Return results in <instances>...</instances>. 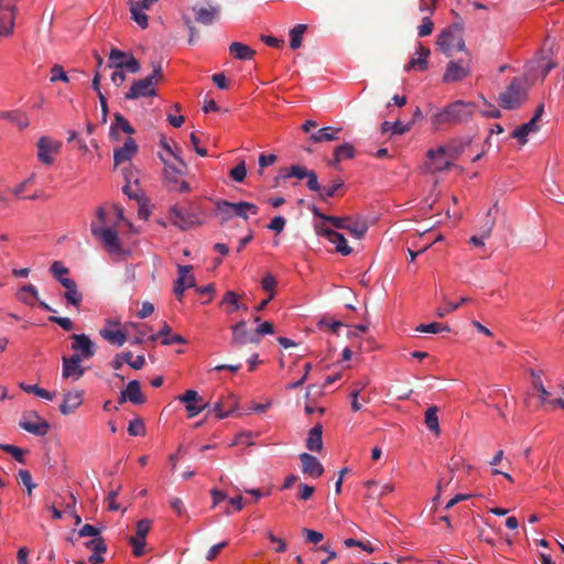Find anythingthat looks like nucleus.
Masks as SVG:
<instances>
[{
  "label": "nucleus",
  "instance_id": "nucleus-1",
  "mask_svg": "<svg viewBox=\"0 0 564 564\" xmlns=\"http://www.w3.org/2000/svg\"><path fill=\"white\" fill-rule=\"evenodd\" d=\"M477 105L474 101L455 100L437 110L431 116V124L434 130H441L443 126L466 123L474 117Z\"/></svg>",
  "mask_w": 564,
  "mask_h": 564
},
{
  "label": "nucleus",
  "instance_id": "nucleus-2",
  "mask_svg": "<svg viewBox=\"0 0 564 564\" xmlns=\"http://www.w3.org/2000/svg\"><path fill=\"white\" fill-rule=\"evenodd\" d=\"M169 218L174 226L187 230L203 224L204 213L198 204L185 202L173 205L170 208Z\"/></svg>",
  "mask_w": 564,
  "mask_h": 564
},
{
  "label": "nucleus",
  "instance_id": "nucleus-3",
  "mask_svg": "<svg viewBox=\"0 0 564 564\" xmlns=\"http://www.w3.org/2000/svg\"><path fill=\"white\" fill-rule=\"evenodd\" d=\"M463 32L462 19L443 29L436 41L440 51L447 57H451L455 51H466Z\"/></svg>",
  "mask_w": 564,
  "mask_h": 564
},
{
  "label": "nucleus",
  "instance_id": "nucleus-4",
  "mask_svg": "<svg viewBox=\"0 0 564 564\" xmlns=\"http://www.w3.org/2000/svg\"><path fill=\"white\" fill-rule=\"evenodd\" d=\"M527 99L528 85L522 77H513L506 90L499 95L500 106L507 110L519 109Z\"/></svg>",
  "mask_w": 564,
  "mask_h": 564
},
{
  "label": "nucleus",
  "instance_id": "nucleus-5",
  "mask_svg": "<svg viewBox=\"0 0 564 564\" xmlns=\"http://www.w3.org/2000/svg\"><path fill=\"white\" fill-rule=\"evenodd\" d=\"M291 177H295L297 180L307 178L306 186L310 191L319 189V182L316 172L314 170H308L304 165L300 164H292L288 167H281L279 170L278 176L275 177V183H278L279 180H286Z\"/></svg>",
  "mask_w": 564,
  "mask_h": 564
},
{
  "label": "nucleus",
  "instance_id": "nucleus-6",
  "mask_svg": "<svg viewBox=\"0 0 564 564\" xmlns=\"http://www.w3.org/2000/svg\"><path fill=\"white\" fill-rule=\"evenodd\" d=\"M159 159L164 164L163 175L167 189L177 193H188L191 191L189 183L180 178L184 174V170L170 163L161 153H159Z\"/></svg>",
  "mask_w": 564,
  "mask_h": 564
},
{
  "label": "nucleus",
  "instance_id": "nucleus-7",
  "mask_svg": "<svg viewBox=\"0 0 564 564\" xmlns=\"http://www.w3.org/2000/svg\"><path fill=\"white\" fill-rule=\"evenodd\" d=\"M91 234L96 237L101 238L106 250L110 254H121V256H130L131 252L128 249H124L119 240L118 234L116 229L111 227L101 228L97 227L95 224L91 225Z\"/></svg>",
  "mask_w": 564,
  "mask_h": 564
},
{
  "label": "nucleus",
  "instance_id": "nucleus-8",
  "mask_svg": "<svg viewBox=\"0 0 564 564\" xmlns=\"http://www.w3.org/2000/svg\"><path fill=\"white\" fill-rule=\"evenodd\" d=\"M471 138H458L451 140L446 145L438 147L437 149H430L426 153L430 160H434L436 156H449L453 161L457 160L471 144Z\"/></svg>",
  "mask_w": 564,
  "mask_h": 564
},
{
  "label": "nucleus",
  "instance_id": "nucleus-9",
  "mask_svg": "<svg viewBox=\"0 0 564 564\" xmlns=\"http://www.w3.org/2000/svg\"><path fill=\"white\" fill-rule=\"evenodd\" d=\"M19 426L35 436H45L51 429L50 423L41 417L36 411L23 413Z\"/></svg>",
  "mask_w": 564,
  "mask_h": 564
},
{
  "label": "nucleus",
  "instance_id": "nucleus-10",
  "mask_svg": "<svg viewBox=\"0 0 564 564\" xmlns=\"http://www.w3.org/2000/svg\"><path fill=\"white\" fill-rule=\"evenodd\" d=\"M315 232L317 236L325 237L329 242L335 245L336 252L343 256H349L352 252V248L347 245L345 236L325 224H315Z\"/></svg>",
  "mask_w": 564,
  "mask_h": 564
},
{
  "label": "nucleus",
  "instance_id": "nucleus-11",
  "mask_svg": "<svg viewBox=\"0 0 564 564\" xmlns=\"http://www.w3.org/2000/svg\"><path fill=\"white\" fill-rule=\"evenodd\" d=\"M555 66L556 64L541 51L525 64V70L531 77L535 78L539 75L544 79Z\"/></svg>",
  "mask_w": 564,
  "mask_h": 564
},
{
  "label": "nucleus",
  "instance_id": "nucleus-12",
  "mask_svg": "<svg viewBox=\"0 0 564 564\" xmlns=\"http://www.w3.org/2000/svg\"><path fill=\"white\" fill-rule=\"evenodd\" d=\"M155 83L151 77L142 79H134L130 89L124 94V99L135 100L141 97H154L156 96V89L154 88Z\"/></svg>",
  "mask_w": 564,
  "mask_h": 564
},
{
  "label": "nucleus",
  "instance_id": "nucleus-13",
  "mask_svg": "<svg viewBox=\"0 0 564 564\" xmlns=\"http://www.w3.org/2000/svg\"><path fill=\"white\" fill-rule=\"evenodd\" d=\"M470 74L469 59L449 61L443 75L444 83H457Z\"/></svg>",
  "mask_w": 564,
  "mask_h": 564
},
{
  "label": "nucleus",
  "instance_id": "nucleus-14",
  "mask_svg": "<svg viewBox=\"0 0 564 564\" xmlns=\"http://www.w3.org/2000/svg\"><path fill=\"white\" fill-rule=\"evenodd\" d=\"M180 402L185 404L188 417H194L209 406L207 402L198 394L196 390H186L178 397Z\"/></svg>",
  "mask_w": 564,
  "mask_h": 564
},
{
  "label": "nucleus",
  "instance_id": "nucleus-15",
  "mask_svg": "<svg viewBox=\"0 0 564 564\" xmlns=\"http://www.w3.org/2000/svg\"><path fill=\"white\" fill-rule=\"evenodd\" d=\"M15 7L0 0V36L12 34L15 21Z\"/></svg>",
  "mask_w": 564,
  "mask_h": 564
},
{
  "label": "nucleus",
  "instance_id": "nucleus-16",
  "mask_svg": "<svg viewBox=\"0 0 564 564\" xmlns=\"http://www.w3.org/2000/svg\"><path fill=\"white\" fill-rule=\"evenodd\" d=\"M72 349L82 359H90L95 355V343L86 334L72 335Z\"/></svg>",
  "mask_w": 564,
  "mask_h": 564
},
{
  "label": "nucleus",
  "instance_id": "nucleus-17",
  "mask_svg": "<svg viewBox=\"0 0 564 564\" xmlns=\"http://www.w3.org/2000/svg\"><path fill=\"white\" fill-rule=\"evenodd\" d=\"M82 360L83 359L78 354H74L69 357L63 356V378H73V380H78L80 377H83L85 373V369L80 366Z\"/></svg>",
  "mask_w": 564,
  "mask_h": 564
},
{
  "label": "nucleus",
  "instance_id": "nucleus-18",
  "mask_svg": "<svg viewBox=\"0 0 564 564\" xmlns=\"http://www.w3.org/2000/svg\"><path fill=\"white\" fill-rule=\"evenodd\" d=\"M232 337L231 344L237 346L246 345L247 343L258 344L260 338L258 336L250 335L247 330V323L241 319L231 326Z\"/></svg>",
  "mask_w": 564,
  "mask_h": 564
},
{
  "label": "nucleus",
  "instance_id": "nucleus-19",
  "mask_svg": "<svg viewBox=\"0 0 564 564\" xmlns=\"http://www.w3.org/2000/svg\"><path fill=\"white\" fill-rule=\"evenodd\" d=\"M149 339L156 341L161 339V344L164 346H171L174 344H186L187 340L180 334H173L171 326L164 322L161 329L156 334H152Z\"/></svg>",
  "mask_w": 564,
  "mask_h": 564
},
{
  "label": "nucleus",
  "instance_id": "nucleus-20",
  "mask_svg": "<svg viewBox=\"0 0 564 564\" xmlns=\"http://www.w3.org/2000/svg\"><path fill=\"white\" fill-rule=\"evenodd\" d=\"M356 156L355 147L345 142L340 145H337L333 151V159L328 162V165L335 170H340V162L343 160H351Z\"/></svg>",
  "mask_w": 564,
  "mask_h": 564
},
{
  "label": "nucleus",
  "instance_id": "nucleus-21",
  "mask_svg": "<svg viewBox=\"0 0 564 564\" xmlns=\"http://www.w3.org/2000/svg\"><path fill=\"white\" fill-rule=\"evenodd\" d=\"M299 457L302 463V470L304 474L313 478H318L324 474V466L314 455L302 453Z\"/></svg>",
  "mask_w": 564,
  "mask_h": 564
},
{
  "label": "nucleus",
  "instance_id": "nucleus-22",
  "mask_svg": "<svg viewBox=\"0 0 564 564\" xmlns=\"http://www.w3.org/2000/svg\"><path fill=\"white\" fill-rule=\"evenodd\" d=\"M62 285L66 289V291L63 294V297L66 301V305L73 306L78 310L84 296L79 292L77 283L73 279H70L62 281Z\"/></svg>",
  "mask_w": 564,
  "mask_h": 564
},
{
  "label": "nucleus",
  "instance_id": "nucleus-23",
  "mask_svg": "<svg viewBox=\"0 0 564 564\" xmlns=\"http://www.w3.org/2000/svg\"><path fill=\"white\" fill-rule=\"evenodd\" d=\"M138 145L133 138L128 137L122 147L115 149L113 161L116 165L123 162L130 161L131 158L137 153Z\"/></svg>",
  "mask_w": 564,
  "mask_h": 564
},
{
  "label": "nucleus",
  "instance_id": "nucleus-24",
  "mask_svg": "<svg viewBox=\"0 0 564 564\" xmlns=\"http://www.w3.org/2000/svg\"><path fill=\"white\" fill-rule=\"evenodd\" d=\"M345 188V182L340 177L334 178L328 186H322L315 191L318 194V198L323 202H327L334 196H343Z\"/></svg>",
  "mask_w": 564,
  "mask_h": 564
},
{
  "label": "nucleus",
  "instance_id": "nucleus-25",
  "mask_svg": "<svg viewBox=\"0 0 564 564\" xmlns=\"http://www.w3.org/2000/svg\"><path fill=\"white\" fill-rule=\"evenodd\" d=\"M0 119L7 120L12 124H15L20 130L26 129L30 124L28 115L20 109L0 111Z\"/></svg>",
  "mask_w": 564,
  "mask_h": 564
},
{
  "label": "nucleus",
  "instance_id": "nucleus-26",
  "mask_svg": "<svg viewBox=\"0 0 564 564\" xmlns=\"http://www.w3.org/2000/svg\"><path fill=\"white\" fill-rule=\"evenodd\" d=\"M17 299L24 305L33 307L35 303L39 304V291L33 284L23 285L18 290Z\"/></svg>",
  "mask_w": 564,
  "mask_h": 564
},
{
  "label": "nucleus",
  "instance_id": "nucleus-27",
  "mask_svg": "<svg viewBox=\"0 0 564 564\" xmlns=\"http://www.w3.org/2000/svg\"><path fill=\"white\" fill-rule=\"evenodd\" d=\"M118 130L127 134L135 133V129L131 126V123L126 119L121 113H115V121L110 126L109 135L113 140H118Z\"/></svg>",
  "mask_w": 564,
  "mask_h": 564
},
{
  "label": "nucleus",
  "instance_id": "nucleus-28",
  "mask_svg": "<svg viewBox=\"0 0 564 564\" xmlns=\"http://www.w3.org/2000/svg\"><path fill=\"white\" fill-rule=\"evenodd\" d=\"M226 207L231 208L234 210V216L240 217L245 220L249 218L248 214L251 215H258L259 207L249 202H238V203H231V204H224Z\"/></svg>",
  "mask_w": 564,
  "mask_h": 564
},
{
  "label": "nucleus",
  "instance_id": "nucleus-29",
  "mask_svg": "<svg viewBox=\"0 0 564 564\" xmlns=\"http://www.w3.org/2000/svg\"><path fill=\"white\" fill-rule=\"evenodd\" d=\"M83 403L82 392H66L64 400L59 405V411L64 415L73 413Z\"/></svg>",
  "mask_w": 564,
  "mask_h": 564
},
{
  "label": "nucleus",
  "instance_id": "nucleus-30",
  "mask_svg": "<svg viewBox=\"0 0 564 564\" xmlns=\"http://www.w3.org/2000/svg\"><path fill=\"white\" fill-rule=\"evenodd\" d=\"M323 425L322 423L315 424L308 432L306 438V447L312 452H321L323 448Z\"/></svg>",
  "mask_w": 564,
  "mask_h": 564
},
{
  "label": "nucleus",
  "instance_id": "nucleus-31",
  "mask_svg": "<svg viewBox=\"0 0 564 564\" xmlns=\"http://www.w3.org/2000/svg\"><path fill=\"white\" fill-rule=\"evenodd\" d=\"M193 11L195 12L196 22L204 25H210L219 14V7L209 6L208 8H193Z\"/></svg>",
  "mask_w": 564,
  "mask_h": 564
},
{
  "label": "nucleus",
  "instance_id": "nucleus-32",
  "mask_svg": "<svg viewBox=\"0 0 564 564\" xmlns=\"http://www.w3.org/2000/svg\"><path fill=\"white\" fill-rule=\"evenodd\" d=\"M56 151L47 137H41L37 141V159L46 165H51L54 162V158L51 152Z\"/></svg>",
  "mask_w": 564,
  "mask_h": 564
},
{
  "label": "nucleus",
  "instance_id": "nucleus-33",
  "mask_svg": "<svg viewBox=\"0 0 564 564\" xmlns=\"http://www.w3.org/2000/svg\"><path fill=\"white\" fill-rule=\"evenodd\" d=\"M229 53L231 56L239 61H250L256 55L254 50L240 42H232L229 45Z\"/></svg>",
  "mask_w": 564,
  "mask_h": 564
},
{
  "label": "nucleus",
  "instance_id": "nucleus-34",
  "mask_svg": "<svg viewBox=\"0 0 564 564\" xmlns=\"http://www.w3.org/2000/svg\"><path fill=\"white\" fill-rule=\"evenodd\" d=\"M340 130V128L324 127L312 133L310 139L314 143L335 141L339 139L338 133Z\"/></svg>",
  "mask_w": 564,
  "mask_h": 564
},
{
  "label": "nucleus",
  "instance_id": "nucleus-35",
  "mask_svg": "<svg viewBox=\"0 0 564 564\" xmlns=\"http://www.w3.org/2000/svg\"><path fill=\"white\" fill-rule=\"evenodd\" d=\"M539 130L538 123H534L533 121L529 120L528 122L519 126L516 128L510 137L513 139H517L520 144H525L528 142V135L531 132H536Z\"/></svg>",
  "mask_w": 564,
  "mask_h": 564
},
{
  "label": "nucleus",
  "instance_id": "nucleus-36",
  "mask_svg": "<svg viewBox=\"0 0 564 564\" xmlns=\"http://www.w3.org/2000/svg\"><path fill=\"white\" fill-rule=\"evenodd\" d=\"M368 228L369 227L365 218L350 217V221L348 223V228L346 230L356 239H362L366 236Z\"/></svg>",
  "mask_w": 564,
  "mask_h": 564
},
{
  "label": "nucleus",
  "instance_id": "nucleus-37",
  "mask_svg": "<svg viewBox=\"0 0 564 564\" xmlns=\"http://www.w3.org/2000/svg\"><path fill=\"white\" fill-rule=\"evenodd\" d=\"M129 401L133 404H143L147 399L141 392V384L138 380H131L124 390Z\"/></svg>",
  "mask_w": 564,
  "mask_h": 564
},
{
  "label": "nucleus",
  "instance_id": "nucleus-38",
  "mask_svg": "<svg viewBox=\"0 0 564 564\" xmlns=\"http://www.w3.org/2000/svg\"><path fill=\"white\" fill-rule=\"evenodd\" d=\"M220 306H226V313L232 314L240 310V296L235 291H227L220 303Z\"/></svg>",
  "mask_w": 564,
  "mask_h": 564
},
{
  "label": "nucleus",
  "instance_id": "nucleus-39",
  "mask_svg": "<svg viewBox=\"0 0 564 564\" xmlns=\"http://www.w3.org/2000/svg\"><path fill=\"white\" fill-rule=\"evenodd\" d=\"M99 335L108 343L118 347L122 346L127 340V334L120 329L112 330L105 327L99 330Z\"/></svg>",
  "mask_w": 564,
  "mask_h": 564
},
{
  "label": "nucleus",
  "instance_id": "nucleus-40",
  "mask_svg": "<svg viewBox=\"0 0 564 564\" xmlns=\"http://www.w3.org/2000/svg\"><path fill=\"white\" fill-rule=\"evenodd\" d=\"M530 373L532 377V387L539 392V399L541 403H546L547 398L550 397V392L545 389L542 382V370L530 369Z\"/></svg>",
  "mask_w": 564,
  "mask_h": 564
},
{
  "label": "nucleus",
  "instance_id": "nucleus-41",
  "mask_svg": "<svg viewBox=\"0 0 564 564\" xmlns=\"http://www.w3.org/2000/svg\"><path fill=\"white\" fill-rule=\"evenodd\" d=\"M192 270H193V267L189 264L178 265V274L180 275H178L177 280L175 281L173 291L180 301L182 300L184 291L186 290L185 274L192 272Z\"/></svg>",
  "mask_w": 564,
  "mask_h": 564
},
{
  "label": "nucleus",
  "instance_id": "nucleus-42",
  "mask_svg": "<svg viewBox=\"0 0 564 564\" xmlns=\"http://www.w3.org/2000/svg\"><path fill=\"white\" fill-rule=\"evenodd\" d=\"M307 30L306 24H296L289 32L290 35V47L292 50H297L301 47L303 42V35Z\"/></svg>",
  "mask_w": 564,
  "mask_h": 564
},
{
  "label": "nucleus",
  "instance_id": "nucleus-43",
  "mask_svg": "<svg viewBox=\"0 0 564 564\" xmlns=\"http://www.w3.org/2000/svg\"><path fill=\"white\" fill-rule=\"evenodd\" d=\"M437 411H438V409L436 405H432V406L427 408V410L425 411V414H424V422H425L426 427L430 431L438 434L440 433V424H438Z\"/></svg>",
  "mask_w": 564,
  "mask_h": 564
},
{
  "label": "nucleus",
  "instance_id": "nucleus-44",
  "mask_svg": "<svg viewBox=\"0 0 564 564\" xmlns=\"http://www.w3.org/2000/svg\"><path fill=\"white\" fill-rule=\"evenodd\" d=\"M160 147L165 150L169 154H171L177 162L178 164L183 167V169H186L187 167V164L185 163V161L183 160V158L181 156V152L182 150L175 145L174 148L167 142L166 138L162 134L161 135V139H160Z\"/></svg>",
  "mask_w": 564,
  "mask_h": 564
},
{
  "label": "nucleus",
  "instance_id": "nucleus-45",
  "mask_svg": "<svg viewBox=\"0 0 564 564\" xmlns=\"http://www.w3.org/2000/svg\"><path fill=\"white\" fill-rule=\"evenodd\" d=\"M0 449L7 454H10L18 463L25 464L26 449H23L15 445L3 443L0 444Z\"/></svg>",
  "mask_w": 564,
  "mask_h": 564
},
{
  "label": "nucleus",
  "instance_id": "nucleus-46",
  "mask_svg": "<svg viewBox=\"0 0 564 564\" xmlns=\"http://www.w3.org/2000/svg\"><path fill=\"white\" fill-rule=\"evenodd\" d=\"M411 129V123L403 124L399 120L391 123L389 121H383L381 123V131L382 133H386L388 131H391L393 134H403L408 132Z\"/></svg>",
  "mask_w": 564,
  "mask_h": 564
},
{
  "label": "nucleus",
  "instance_id": "nucleus-47",
  "mask_svg": "<svg viewBox=\"0 0 564 564\" xmlns=\"http://www.w3.org/2000/svg\"><path fill=\"white\" fill-rule=\"evenodd\" d=\"M130 11L132 14V19L135 21V23L142 29H147L149 25V18L145 13L142 12L143 9L134 4V1H131Z\"/></svg>",
  "mask_w": 564,
  "mask_h": 564
},
{
  "label": "nucleus",
  "instance_id": "nucleus-48",
  "mask_svg": "<svg viewBox=\"0 0 564 564\" xmlns=\"http://www.w3.org/2000/svg\"><path fill=\"white\" fill-rule=\"evenodd\" d=\"M130 54V52H123L119 48L112 47L109 53L107 67L117 69V65H113L112 62H115V64L124 63V61H128Z\"/></svg>",
  "mask_w": 564,
  "mask_h": 564
},
{
  "label": "nucleus",
  "instance_id": "nucleus-49",
  "mask_svg": "<svg viewBox=\"0 0 564 564\" xmlns=\"http://www.w3.org/2000/svg\"><path fill=\"white\" fill-rule=\"evenodd\" d=\"M50 272L61 284L64 280H70V278L65 276L69 273L68 268H66L61 261H54L50 267Z\"/></svg>",
  "mask_w": 564,
  "mask_h": 564
},
{
  "label": "nucleus",
  "instance_id": "nucleus-50",
  "mask_svg": "<svg viewBox=\"0 0 564 564\" xmlns=\"http://www.w3.org/2000/svg\"><path fill=\"white\" fill-rule=\"evenodd\" d=\"M415 329L420 333H429V334H438L443 330H446V332L451 330L449 326L437 323V322H433V323H429V324H420L419 326H416Z\"/></svg>",
  "mask_w": 564,
  "mask_h": 564
},
{
  "label": "nucleus",
  "instance_id": "nucleus-51",
  "mask_svg": "<svg viewBox=\"0 0 564 564\" xmlns=\"http://www.w3.org/2000/svg\"><path fill=\"white\" fill-rule=\"evenodd\" d=\"M85 547L91 550L93 553H106L108 547L102 536L93 538L84 543Z\"/></svg>",
  "mask_w": 564,
  "mask_h": 564
},
{
  "label": "nucleus",
  "instance_id": "nucleus-52",
  "mask_svg": "<svg viewBox=\"0 0 564 564\" xmlns=\"http://www.w3.org/2000/svg\"><path fill=\"white\" fill-rule=\"evenodd\" d=\"M212 411L216 414L217 419L223 420L234 414L236 405L232 404L230 408L225 409V403L223 400H219L215 402Z\"/></svg>",
  "mask_w": 564,
  "mask_h": 564
},
{
  "label": "nucleus",
  "instance_id": "nucleus-53",
  "mask_svg": "<svg viewBox=\"0 0 564 564\" xmlns=\"http://www.w3.org/2000/svg\"><path fill=\"white\" fill-rule=\"evenodd\" d=\"M223 204H231V202L220 199L216 203V214L221 217V224H225L234 217V210Z\"/></svg>",
  "mask_w": 564,
  "mask_h": 564
},
{
  "label": "nucleus",
  "instance_id": "nucleus-54",
  "mask_svg": "<svg viewBox=\"0 0 564 564\" xmlns=\"http://www.w3.org/2000/svg\"><path fill=\"white\" fill-rule=\"evenodd\" d=\"M128 434L130 436H143L145 435V425L142 419L137 417L130 421L128 425Z\"/></svg>",
  "mask_w": 564,
  "mask_h": 564
},
{
  "label": "nucleus",
  "instance_id": "nucleus-55",
  "mask_svg": "<svg viewBox=\"0 0 564 564\" xmlns=\"http://www.w3.org/2000/svg\"><path fill=\"white\" fill-rule=\"evenodd\" d=\"M113 65H117V69H127L128 72L135 74L140 70V63L139 61L132 55V53L129 55L128 61H124V63H118Z\"/></svg>",
  "mask_w": 564,
  "mask_h": 564
},
{
  "label": "nucleus",
  "instance_id": "nucleus-56",
  "mask_svg": "<svg viewBox=\"0 0 564 564\" xmlns=\"http://www.w3.org/2000/svg\"><path fill=\"white\" fill-rule=\"evenodd\" d=\"M351 216H333L328 215V217H325V223L332 225L336 229H343L346 230L348 228V223L350 221Z\"/></svg>",
  "mask_w": 564,
  "mask_h": 564
},
{
  "label": "nucleus",
  "instance_id": "nucleus-57",
  "mask_svg": "<svg viewBox=\"0 0 564 564\" xmlns=\"http://www.w3.org/2000/svg\"><path fill=\"white\" fill-rule=\"evenodd\" d=\"M230 177L237 182L242 183L247 176V169L245 161L239 162L235 167L229 171Z\"/></svg>",
  "mask_w": 564,
  "mask_h": 564
},
{
  "label": "nucleus",
  "instance_id": "nucleus-58",
  "mask_svg": "<svg viewBox=\"0 0 564 564\" xmlns=\"http://www.w3.org/2000/svg\"><path fill=\"white\" fill-rule=\"evenodd\" d=\"M132 357H133V355L131 351H122V352L116 354L113 359L110 362V366L112 367V369L119 370L123 366V364L129 365L130 359Z\"/></svg>",
  "mask_w": 564,
  "mask_h": 564
},
{
  "label": "nucleus",
  "instance_id": "nucleus-59",
  "mask_svg": "<svg viewBox=\"0 0 564 564\" xmlns=\"http://www.w3.org/2000/svg\"><path fill=\"white\" fill-rule=\"evenodd\" d=\"M152 522L149 519H141L137 522L135 536L137 539L145 540L151 530Z\"/></svg>",
  "mask_w": 564,
  "mask_h": 564
},
{
  "label": "nucleus",
  "instance_id": "nucleus-60",
  "mask_svg": "<svg viewBox=\"0 0 564 564\" xmlns=\"http://www.w3.org/2000/svg\"><path fill=\"white\" fill-rule=\"evenodd\" d=\"M429 67V61H425L423 58H411L404 66L405 72H411L412 69L424 72Z\"/></svg>",
  "mask_w": 564,
  "mask_h": 564
},
{
  "label": "nucleus",
  "instance_id": "nucleus-61",
  "mask_svg": "<svg viewBox=\"0 0 564 564\" xmlns=\"http://www.w3.org/2000/svg\"><path fill=\"white\" fill-rule=\"evenodd\" d=\"M470 301L471 300L469 297H462L460 301L457 303L448 302L443 307H440L437 310V315L440 317H444L446 314L456 311L460 305Z\"/></svg>",
  "mask_w": 564,
  "mask_h": 564
},
{
  "label": "nucleus",
  "instance_id": "nucleus-62",
  "mask_svg": "<svg viewBox=\"0 0 564 564\" xmlns=\"http://www.w3.org/2000/svg\"><path fill=\"white\" fill-rule=\"evenodd\" d=\"M57 80H61L63 83H68L69 78L67 73L64 70L62 65L55 64L51 68V82L55 83Z\"/></svg>",
  "mask_w": 564,
  "mask_h": 564
},
{
  "label": "nucleus",
  "instance_id": "nucleus-63",
  "mask_svg": "<svg viewBox=\"0 0 564 564\" xmlns=\"http://www.w3.org/2000/svg\"><path fill=\"white\" fill-rule=\"evenodd\" d=\"M276 285L278 281L275 276L272 273L267 272L261 280V288L263 289V291L270 294L274 293V289L276 288Z\"/></svg>",
  "mask_w": 564,
  "mask_h": 564
},
{
  "label": "nucleus",
  "instance_id": "nucleus-64",
  "mask_svg": "<svg viewBox=\"0 0 564 564\" xmlns=\"http://www.w3.org/2000/svg\"><path fill=\"white\" fill-rule=\"evenodd\" d=\"M129 544L132 546V553L135 557H140L144 554L145 540L137 539L131 536L129 539Z\"/></svg>",
  "mask_w": 564,
  "mask_h": 564
}]
</instances>
